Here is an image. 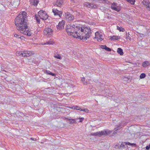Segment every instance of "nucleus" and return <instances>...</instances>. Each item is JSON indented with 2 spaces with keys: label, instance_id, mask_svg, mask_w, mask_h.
I'll return each mask as SVG.
<instances>
[{
  "label": "nucleus",
  "instance_id": "nucleus-1",
  "mask_svg": "<svg viewBox=\"0 0 150 150\" xmlns=\"http://www.w3.org/2000/svg\"><path fill=\"white\" fill-rule=\"evenodd\" d=\"M26 14V13L24 11L20 12L15 19V24L17 29L21 33L28 36H31L33 33L28 28L29 23L26 19L28 17Z\"/></svg>",
  "mask_w": 150,
  "mask_h": 150
},
{
  "label": "nucleus",
  "instance_id": "nucleus-2",
  "mask_svg": "<svg viewBox=\"0 0 150 150\" xmlns=\"http://www.w3.org/2000/svg\"><path fill=\"white\" fill-rule=\"evenodd\" d=\"M81 26H77L74 24H68L65 28V30L68 35L76 34L77 36V38H78V37L81 34Z\"/></svg>",
  "mask_w": 150,
  "mask_h": 150
},
{
  "label": "nucleus",
  "instance_id": "nucleus-3",
  "mask_svg": "<svg viewBox=\"0 0 150 150\" xmlns=\"http://www.w3.org/2000/svg\"><path fill=\"white\" fill-rule=\"evenodd\" d=\"M80 30L81 34L78 37V39L84 40H86L88 38L93 32L90 27L84 26H81Z\"/></svg>",
  "mask_w": 150,
  "mask_h": 150
},
{
  "label": "nucleus",
  "instance_id": "nucleus-4",
  "mask_svg": "<svg viewBox=\"0 0 150 150\" xmlns=\"http://www.w3.org/2000/svg\"><path fill=\"white\" fill-rule=\"evenodd\" d=\"M112 132V131L109 130L108 129H105L103 131H101L99 132L91 133V135L93 136H97L100 137L103 135L105 136L109 135Z\"/></svg>",
  "mask_w": 150,
  "mask_h": 150
},
{
  "label": "nucleus",
  "instance_id": "nucleus-5",
  "mask_svg": "<svg viewBox=\"0 0 150 150\" xmlns=\"http://www.w3.org/2000/svg\"><path fill=\"white\" fill-rule=\"evenodd\" d=\"M38 13L40 19L43 20H46L49 17V16L47 14L46 12L42 10H40Z\"/></svg>",
  "mask_w": 150,
  "mask_h": 150
},
{
  "label": "nucleus",
  "instance_id": "nucleus-6",
  "mask_svg": "<svg viewBox=\"0 0 150 150\" xmlns=\"http://www.w3.org/2000/svg\"><path fill=\"white\" fill-rule=\"evenodd\" d=\"M34 54L33 52L29 51H21L18 52V54L22 55V57H28L33 55Z\"/></svg>",
  "mask_w": 150,
  "mask_h": 150
},
{
  "label": "nucleus",
  "instance_id": "nucleus-7",
  "mask_svg": "<svg viewBox=\"0 0 150 150\" xmlns=\"http://www.w3.org/2000/svg\"><path fill=\"white\" fill-rule=\"evenodd\" d=\"M52 12L55 16H58L59 18H61L62 16L63 11L59 10V9L56 8H53L52 9Z\"/></svg>",
  "mask_w": 150,
  "mask_h": 150
},
{
  "label": "nucleus",
  "instance_id": "nucleus-8",
  "mask_svg": "<svg viewBox=\"0 0 150 150\" xmlns=\"http://www.w3.org/2000/svg\"><path fill=\"white\" fill-rule=\"evenodd\" d=\"M111 8L113 10L116 11L117 12H119L121 10L120 6H117V4L115 2H113L112 4Z\"/></svg>",
  "mask_w": 150,
  "mask_h": 150
},
{
  "label": "nucleus",
  "instance_id": "nucleus-9",
  "mask_svg": "<svg viewBox=\"0 0 150 150\" xmlns=\"http://www.w3.org/2000/svg\"><path fill=\"white\" fill-rule=\"evenodd\" d=\"M52 29L49 28H46L44 30V34L47 35V36L51 35L52 34Z\"/></svg>",
  "mask_w": 150,
  "mask_h": 150
},
{
  "label": "nucleus",
  "instance_id": "nucleus-10",
  "mask_svg": "<svg viewBox=\"0 0 150 150\" xmlns=\"http://www.w3.org/2000/svg\"><path fill=\"white\" fill-rule=\"evenodd\" d=\"M65 24V21L62 20V21L59 22L58 25L57 26V28L59 30H62L64 28Z\"/></svg>",
  "mask_w": 150,
  "mask_h": 150
},
{
  "label": "nucleus",
  "instance_id": "nucleus-11",
  "mask_svg": "<svg viewBox=\"0 0 150 150\" xmlns=\"http://www.w3.org/2000/svg\"><path fill=\"white\" fill-rule=\"evenodd\" d=\"M39 1L38 0H30V2L31 5H33L34 6H36L38 3Z\"/></svg>",
  "mask_w": 150,
  "mask_h": 150
},
{
  "label": "nucleus",
  "instance_id": "nucleus-12",
  "mask_svg": "<svg viewBox=\"0 0 150 150\" xmlns=\"http://www.w3.org/2000/svg\"><path fill=\"white\" fill-rule=\"evenodd\" d=\"M66 18L70 21H71L74 20V17L70 13H68L66 16Z\"/></svg>",
  "mask_w": 150,
  "mask_h": 150
},
{
  "label": "nucleus",
  "instance_id": "nucleus-13",
  "mask_svg": "<svg viewBox=\"0 0 150 150\" xmlns=\"http://www.w3.org/2000/svg\"><path fill=\"white\" fill-rule=\"evenodd\" d=\"M125 122H122L119 123L118 125H116V128H117L118 129H119L124 127L125 126L124 124H125Z\"/></svg>",
  "mask_w": 150,
  "mask_h": 150
},
{
  "label": "nucleus",
  "instance_id": "nucleus-14",
  "mask_svg": "<svg viewBox=\"0 0 150 150\" xmlns=\"http://www.w3.org/2000/svg\"><path fill=\"white\" fill-rule=\"evenodd\" d=\"M120 38V36L113 35L112 36H111L110 39L114 41L115 40H118Z\"/></svg>",
  "mask_w": 150,
  "mask_h": 150
},
{
  "label": "nucleus",
  "instance_id": "nucleus-15",
  "mask_svg": "<svg viewBox=\"0 0 150 150\" xmlns=\"http://www.w3.org/2000/svg\"><path fill=\"white\" fill-rule=\"evenodd\" d=\"M150 65L149 62L146 61L142 63V66L143 67H147L149 66Z\"/></svg>",
  "mask_w": 150,
  "mask_h": 150
},
{
  "label": "nucleus",
  "instance_id": "nucleus-16",
  "mask_svg": "<svg viewBox=\"0 0 150 150\" xmlns=\"http://www.w3.org/2000/svg\"><path fill=\"white\" fill-rule=\"evenodd\" d=\"M101 47L102 48L105 49L108 52H111V49L110 48L107 47L105 45H101Z\"/></svg>",
  "mask_w": 150,
  "mask_h": 150
},
{
  "label": "nucleus",
  "instance_id": "nucleus-17",
  "mask_svg": "<svg viewBox=\"0 0 150 150\" xmlns=\"http://www.w3.org/2000/svg\"><path fill=\"white\" fill-rule=\"evenodd\" d=\"M54 4L55 6L56 5L57 6H58L59 7H61L62 5V3L59 0H57L55 3V4Z\"/></svg>",
  "mask_w": 150,
  "mask_h": 150
},
{
  "label": "nucleus",
  "instance_id": "nucleus-18",
  "mask_svg": "<svg viewBox=\"0 0 150 150\" xmlns=\"http://www.w3.org/2000/svg\"><path fill=\"white\" fill-rule=\"evenodd\" d=\"M117 52L120 54V55H123V50L121 48H118L117 49Z\"/></svg>",
  "mask_w": 150,
  "mask_h": 150
},
{
  "label": "nucleus",
  "instance_id": "nucleus-19",
  "mask_svg": "<svg viewBox=\"0 0 150 150\" xmlns=\"http://www.w3.org/2000/svg\"><path fill=\"white\" fill-rule=\"evenodd\" d=\"M45 73H47L48 74H49L50 75H52L53 76H55V74L54 73H53L51 72L50 71H47V70H45Z\"/></svg>",
  "mask_w": 150,
  "mask_h": 150
},
{
  "label": "nucleus",
  "instance_id": "nucleus-20",
  "mask_svg": "<svg viewBox=\"0 0 150 150\" xmlns=\"http://www.w3.org/2000/svg\"><path fill=\"white\" fill-rule=\"evenodd\" d=\"M127 146L126 145V144H125V143H122L120 146V147H118V148L120 149H122L126 148Z\"/></svg>",
  "mask_w": 150,
  "mask_h": 150
},
{
  "label": "nucleus",
  "instance_id": "nucleus-21",
  "mask_svg": "<svg viewBox=\"0 0 150 150\" xmlns=\"http://www.w3.org/2000/svg\"><path fill=\"white\" fill-rule=\"evenodd\" d=\"M54 57L57 59H61V57L60 55L59 54L54 53Z\"/></svg>",
  "mask_w": 150,
  "mask_h": 150
},
{
  "label": "nucleus",
  "instance_id": "nucleus-22",
  "mask_svg": "<svg viewBox=\"0 0 150 150\" xmlns=\"http://www.w3.org/2000/svg\"><path fill=\"white\" fill-rule=\"evenodd\" d=\"M127 144L129 146H134V147H135V148H137V146L136 144L131 143L129 142H127Z\"/></svg>",
  "mask_w": 150,
  "mask_h": 150
},
{
  "label": "nucleus",
  "instance_id": "nucleus-23",
  "mask_svg": "<svg viewBox=\"0 0 150 150\" xmlns=\"http://www.w3.org/2000/svg\"><path fill=\"white\" fill-rule=\"evenodd\" d=\"M97 7V6L95 4H91V5H90V6H89V8H90L95 9Z\"/></svg>",
  "mask_w": 150,
  "mask_h": 150
},
{
  "label": "nucleus",
  "instance_id": "nucleus-24",
  "mask_svg": "<svg viewBox=\"0 0 150 150\" xmlns=\"http://www.w3.org/2000/svg\"><path fill=\"white\" fill-rule=\"evenodd\" d=\"M35 19L36 20V21L37 23L38 24H40V19L39 18V17L38 16H36V15H35Z\"/></svg>",
  "mask_w": 150,
  "mask_h": 150
},
{
  "label": "nucleus",
  "instance_id": "nucleus-25",
  "mask_svg": "<svg viewBox=\"0 0 150 150\" xmlns=\"http://www.w3.org/2000/svg\"><path fill=\"white\" fill-rule=\"evenodd\" d=\"M117 29L120 32H124L125 29L121 27H119L118 26H117Z\"/></svg>",
  "mask_w": 150,
  "mask_h": 150
},
{
  "label": "nucleus",
  "instance_id": "nucleus-26",
  "mask_svg": "<svg viewBox=\"0 0 150 150\" xmlns=\"http://www.w3.org/2000/svg\"><path fill=\"white\" fill-rule=\"evenodd\" d=\"M103 36L102 34L99 35V37H98V39H97V40L99 42L102 41L103 39Z\"/></svg>",
  "mask_w": 150,
  "mask_h": 150
},
{
  "label": "nucleus",
  "instance_id": "nucleus-27",
  "mask_svg": "<svg viewBox=\"0 0 150 150\" xmlns=\"http://www.w3.org/2000/svg\"><path fill=\"white\" fill-rule=\"evenodd\" d=\"M148 1L147 2L146 0H144L142 2V4L145 6V7L146 8V5H147V4H148Z\"/></svg>",
  "mask_w": 150,
  "mask_h": 150
},
{
  "label": "nucleus",
  "instance_id": "nucleus-28",
  "mask_svg": "<svg viewBox=\"0 0 150 150\" xmlns=\"http://www.w3.org/2000/svg\"><path fill=\"white\" fill-rule=\"evenodd\" d=\"M146 76V75L144 73H142L141 74L140 76V79H143Z\"/></svg>",
  "mask_w": 150,
  "mask_h": 150
},
{
  "label": "nucleus",
  "instance_id": "nucleus-29",
  "mask_svg": "<svg viewBox=\"0 0 150 150\" xmlns=\"http://www.w3.org/2000/svg\"><path fill=\"white\" fill-rule=\"evenodd\" d=\"M100 34L97 31L95 33V38H97V39H98V37L99 36V35Z\"/></svg>",
  "mask_w": 150,
  "mask_h": 150
},
{
  "label": "nucleus",
  "instance_id": "nucleus-30",
  "mask_svg": "<svg viewBox=\"0 0 150 150\" xmlns=\"http://www.w3.org/2000/svg\"><path fill=\"white\" fill-rule=\"evenodd\" d=\"M129 3H130L132 4H134V3L135 0H126Z\"/></svg>",
  "mask_w": 150,
  "mask_h": 150
},
{
  "label": "nucleus",
  "instance_id": "nucleus-31",
  "mask_svg": "<svg viewBox=\"0 0 150 150\" xmlns=\"http://www.w3.org/2000/svg\"><path fill=\"white\" fill-rule=\"evenodd\" d=\"M146 8L148 9V10L150 11V1H148L147 5H146Z\"/></svg>",
  "mask_w": 150,
  "mask_h": 150
},
{
  "label": "nucleus",
  "instance_id": "nucleus-32",
  "mask_svg": "<svg viewBox=\"0 0 150 150\" xmlns=\"http://www.w3.org/2000/svg\"><path fill=\"white\" fill-rule=\"evenodd\" d=\"M53 44L52 42L51 41H48L44 43V45H51Z\"/></svg>",
  "mask_w": 150,
  "mask_h": 150
},
{
  "label": "nucleus",
  "instance_id": "nucleus-33",
  "mask_svg": "<svg viewBox=\"0 0 150 150\" xmlns=\"http://www.w3.org/2000/svg\"><path fill=\"white\" fill-rule=\"evenodd\" d=\"M80 111H83L86 112H89V110L88 109H82L81 108L80 110Z\"/></svg>",
  "mask_w": 150,
  "mask_h": 150
},
{
  "label": "nucleus",
  "instance_id": "nucleus-34",
  "mask_svg": "<svg viewBox=\"0 0 150 150\" xmlns=\"http://www.w3.org/2000/svg\"><path fill=\"white\" fill-rule=\"evenodd\" d=\"M114 129L115 130L112 133V135H113L114 134L117 133V130H118V129L117 128H115Z\"/></svg>",
  "mask_w": 150,
  "mask_h": 150
},
{
  "label": "nucleus",
  "instance_id": "nucleus-35",
  "mask_svg": "<svg viewBox=\"0 0 150 150\" xmlns=\"http://www.w3.org/2000/svg\"><path fill=\"white\" fill-rule=\"evenodd\" d=\"M76 122L75 120L74 119H71V122H69L70 124H73V123H75Z\"/></svg>",
  "mask_w": 150,
  "mask_h": 150
},
{
  "label": "nucleus",
  "instance_id": "nucleus-36",
  "mask_svg": "<svg viewBox=\"0 0 150 150\" xmlns=\"http://www.w3.org/2000/svg\"><path fill=\"white\" fill-rule=\"evenodd\" d=\"M91 3L87 2L86 3L85 5L86 6L88 7V8H89V7L90 6V5H91Z\"/></svg>",
  "mask_w": 150,
  "mask_h": 150
},
{
  "label": "nucleus",
  "instance_id": "nucleus-37",
  "mask_svg": "<svg viewBox=\"0 0 150 150\" xmlns=\"http://www.w3.org/2000/svg\"><path fill=\"white\" fill-rule=\"evenodd\" d=\"M14 36L15 37H16V38H18V39L21 38V36L16 34H15L14 35Z\"/></svg>",
  "mask_w": 150,
  "mask_h": 150
},
{
  "label": "nucleus",
  "instance_id": "nucleus-38",
  "mask_svg": "<svg viewBox=\"0 0 150 150\" xmlns=\"http://www.w3.org/2000/svg\"><path fill=\"white\" fill-rule=\"evenodd\" d=\"M128 35H127V33H126V38L127 39L130 40L131 39V38L129 36V33H128Z\"/></svg>",
  "mask_w": 150,
  "mask_h": 150
},
{
  "label": "nucleus",
  "instance_id": "nucleus-39",
  "mask_svg": "<svg viewBox=\"0 0 150 150\" xmlns=\"http://www.w3.org/2000/svg\"><path fill=\"white\" fill-rule=\"evenodd\" d=\"M75 109L80 110V109H81V108H80L79 107L77 106H75Z\"/></svg>",
  "mask_w": 150,
  "mask_h": 150
},
{
  "label": "nucleus",
  "instance_id": "nucleus-40",
  "mask_svg": "<svg viewBox=\"0 0 150 150\" xmlns=\"http://www.w3.org/2000/svg\"><path fill=\"white\" fill-rule=\"evenodd\" d=\"M150 149V145L149 144V145H147L146 147V150H149Z\"/></svg>",
  "mask_w": 150,
  "mask_h": 150
},
{
  "label": "nucleus",
  "instance_id": "nucleus-41",
  "mask_svg": "<svg viewBox=\"0 0 150 150\" xmlns=\"http://www.w3.org/2000/svg\"><path fill=\"white\" fill-rule=\"evenodd\" d=\"M85 78L84 77L82 78L81 79V81H82V82L83 83L85 81Z\"/></svg>",
  "mask_w": 150,
  "mask_h": 150
},
{
  "label": "nucleus",
  "instance_id": "nucleus-42",
  "mask_svg": "<svg viewBox=\"0 0 150 150\" xmlns=\"http://www.w3.org/2000/svg\"><path fill=\"white\" fill-rule=\"evenodd\" d=\"M80 120L79 121V122H82V121L83 120L84 118H80Z\"/></svg>",
  "mask_w": 150,
  "mask_h": 150
},
{
  "label": "nucleus",
  "instance_id": "nucleus-43",
  "mask_svg": "<svg viewBox=\"0 0 150 150\" xmlns=\"http://www.w3.org/2000/svg\"><path fill=\"white\" fill-rule=\"evenodd\" d=\"M67 121L69 122H71V119L68 118V119Z\"/></svg>",
  "mask_w": 150,
  "mask_h": 150
},
{
  "label": "nucleus",
  "instance_id": "nucleus-44",
  "mask_svg": "<svg viewBox=\"0 0 150 150\" xmlns=\"http://www.w3.org/2000/svg\"><path fill=\"white\" fill-rule=\"evenodd\" d=\"M1 71H4L5 72H6V70H5L3 68H2V67H1Z\"/></svg>",
  "mask_w": 150,
  "mask_h": 150
},
{
  "label": "nucleus",
  "instance_id": "nucleus-45",
  "mask_svg": "<svg viewBox=\"0 0 150 150\" xmlns=\"http://www.w3.org/2000/svg\"><path fill=\"white\" fill-rule=\"evenodd\" d=\"M83 84L84 85H86L87 84V82H84L83 83Z\"/></svg>",
  "mask_w": 150,
  "mask_h": 150
},
{
  "label": "nucleus",
  "instance_id": "nucleus-46",
  "mask_svg": "<svg viewBox=\"0 0 150 150\" xmlns=\"http://www.w3.org/2000/svg\"><path fill=\"white\" fill-rule=\"evenodd\" d=\"M75 106H73L71 108L74 109H75Z\"/></svg>",
  "mask_w": 150,
  "mask_h": 150
},
{
  "label": "nucleus",
  "instance_id": "nucleus-47",
  "mask_svg": "<svg viewBox=\"0 0 150 150\" xmlns=\"http://www.w3.org/2000/svg\"><path fill=\"white\" fill-rule=\"evenodd\" d=\"M68 118H67V117H64V120H68Z\"/></svg>",
  "mask_w": 150,
  "mask_h": 150
},
{
  "label": "nucleus",
  "instance_id": "nucleus-48",
  "mask_svg": "<svg viewBox=\"0 0 150 150\" xmlns=\"http://www.w3.org/2000/svg\"><path fill=\"white\" fill-rule=\"evenodd\" d=\"M30 139H31V140H34V141H35L34 140V139L33 138H30Z\"/></svg>",
  "mask_w": 150,
  "mask_h": 150
},
{
  "label": "nucleus",
  "instance_id": "nucleus-49",
  "mask_svg": "<svg viewBox=\"0 0 150 150\" xmlns=\"http://www.w3.org/2000/svg\"><path fill=\"white\" fill-rule=\"evenodd\" d=\"M71 1L73 2L74 1V0H71Z\"/></svg>",
  "mask_w": 150,
  "mask_h": 150
}]
</instances>
